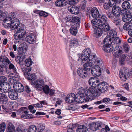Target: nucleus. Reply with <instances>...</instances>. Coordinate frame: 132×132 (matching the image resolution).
Segmentation results:
<instances>
[{
    "instance_id": "1",
    "label": "nucleus",
    "mask_w": 132,
    "mask_h": 132,
    "mask_svg": "<svg viewBox=\"0 0 132 132\" xmlns=\"http://www.w3.org/2000/svg\"><path fill=\"white\" fill-rule=\"evenodd\" d=\"M94 88H89L88 89L84 88L81 87L78 90L77 94L75 95L76 97H77L76 100L77 102L81 103L83 102L85 100L86 102L91 101L93 99L94 95L93 91H95Z\"/></svg>"
},
{
    "instance_id": "2",
    "label": "nucleus",
    "mask_w": 132,
    "mask_h": 132,
    "mask_svg": "<svg viewBox=\"0 0 132 132\" xmlns=\"http://www.w3.org/2000/svg\"><path fill=\"white\" fill-rule=\"evenodd\" d=\"M108 36L104 39L103 42L105 44L103 46L104 50H113L114 46L111 44L112 43V39L117 35V32L113 30H110L108 33Z\"/></svg>"
},
{
    "instance_id": "3",
    "label": "nucleus",
    "mask_w": 132,
    "mask_h": 132,
    "mask_svg": "<svg viewBox=\"0 0 132 132\" xmlns=\"http://www.w3.org/2000/svg\"><path fill=\"white\" fill-rule=\"evenodd\" d=\"M99 82L97 78L93 77H90L89 80V84L92 87L89 88H94L95 90V91H93V92H92V93H94L93 95H94V97L98 96L100 95L97 89L98 85L99 84Z\"/></svg>"
},
{
    "instance_id": "4",
    "label": "nucleus",
    "mask_w": 132,
    "mask_h": 132,
    "mask_svg": "<svg viewBox=\"0 0 132 132\" xmlns=\"http://www.w3.org/2000/svg\"><path fill=\"white\" fill-rule=\"evenodd\" d=\"M31 85L34 86L37 90L42 91V88L44 85V82L43 79H38L34 81L31 82Z\"/></svg>"
},
{
    "instance_id": "5",
    "label": "nucleus",
    "mask_w": 132,
    "mask_h": 132,
    "mask_svg": "<svg viewBox=\"0 0 132 132\" xmlns=\"http://www.w3.org/2000/svg\"><path fill=\"white\" fill-rule=\"evenodd\" d=\"M14 77L10 78V82L11 83L13 82V87L15 91H16L18 92H21L24 90V87L23 85L21 83L18 82H14Z\"/></svg>"
},
{
    "instance_id": "6",
    "label": "nucleus",
    "mask_w": 132,
    "mask_h": 132,
    "mask_svg": "<svg viewBox=\"0 0 132 132\" xmlns=\"http://www.w3.org/2000/svg\"><path fill=\"white\" fill-rule=\"evenodd\" d=\"M121 15L123 16L122 20L123 22H127L132 20V16L126 10H121Z\"/></svg>"
},
{
    "instance_id": "7",
    "label": "nucleus",
    "mask_w": 132,
    "mask_h": 132,
    "mask_svg": "<svg viewBox=\"0 0 132 132\" xmlns=\"http://www.w3.org/2000/svg\"><path fill=\"white\" fill-rule=\"evenodd\" d=\"M26 34V31L24 29L19 28L16 32L14 36V38L16 40H21L23 36Z\"/></svg>"
},
{
    "instance_id": "8",
    "label": "nucleus",
    "mask_w": 132,
    "mask_h": 132,
    "mask_svg": "<svg viewBox=\"0 0 132 132\" xmlns=\"http://www.w3.org/2000/svg\"><path fill=\"white\" fill-rule=\"evenodd\" d=\"M120 78L122 81H125L127 79V76H129V73L128 69L126 68L120 70L119 72Z\"/></svg>"
},
{
    "instance_id": "9",
    "label": "nucleus",
    "mask_w": 132,
    "mask_h": 132,
    "mask_svg": "<svg viewBox=\"0 0 132 132\" xmlns=\"http://www.w3.org/2000/svg\"><path fill=\"white\" fill-rule=\"evenodd\" d=\"M91 72L93 75L96 77H98L101 74V70L98 65L94 66L92 69Z\"/></svg>"
},
{
    "instance_id": "10",
    "label": "nucleus",
    "mask_w": 132,
    "mask_h": 132,
    "mask_svg": "<svg viewBox=\"0 0 132 132\" xmlns=\"http://www.w3.org/2000/svg\"><path fill=\"white\" fill-rule=\"evenodd\" d=\"M108 88V85L106 82H102L99 83L97 89L101 92L104 93L107 90Z\"/></svg>"
},
{
    "instance_id": "11",
    "label": "nucleus",
    "mask_w": 132,
    "mask_h": 132,
    "mask_svg": "<svg viewBox=\"0 0 132 132\" xmlns=\"http://www.w3.org/2000/svg\"><path fill=\"white\" fill-rule=\"evenodd\" d=\"M80 22L76 23L75 24H72V26L70 29V32L72 35L75 36L77 33L78 29L80 26Z\"/></svg>"
},
{
    "instance_id": "12",
    "label": "nucleus",
    "mask_w": 132,
    "mask_h": 132,
    "mask_svg": "<svg viewBox=\"0 0 132 132\" xmlns=\"http://www.w3.org/2000/svg\"><path fill=\"white\" fill-rule=\"evenodd\" d=\"M2 88V87L0 86V91L3 92ZM8 102L7 96L4 94L0 93V103L4 104H6Z\"/></svg>"
},
{
    "instance_id": "13",
    "label": "nucleus",
    "mask_w": 132,
    "mask_h": 132,
    "mask_svg": "<svg viewBox=\"0 0 132 132\" xmlns=\"http://www.w3.org/2000/svg\"><path fill=\"white\" fill-rule=\"evenodd\" d=\"M77 99H78L77 97H76L75 94L74 93H71L67 95L65 98V101L66 103H69L74 102L75 101L77 102Z\"/></svg>"
},
{
    "instance_id": "14",
    "label": "nucleus",
    "mask_w": 132,
    "mask_h": 132,
    "mask_svg": "<svg viewBox=\"0 0 132 132\" xmlns=\"http://www.w3.org/2000/svg\"><path fill=\"white\" fill-rule=\"evenodd\" d=\"M0 64L5 67H6L7 65L11 62L5 56H1L0 57Z\"/></svg>"
},
{
    "instance_id": "15",
    "label": "nucleus",
    "mask_w": 132,
    "mask_h": 132,
    "mask_svg": "<svg viewBox=\"0 0 132 132\" xmlns=\"http://www.w3.org/2000/svg\"><path fill=\"white\" fill-rule=\"evenodd\" d=\"M77 73L80 77L84 79L86 78L88 75V72L81 68H78Z\"/></svg>"
},
{
    "instance_id": "16",
    "label": "nucleus",
    "mask_w": 132,
    "mask_h": 132,
    "mask_svg": "<svg viewBox=\"0 0 132 132\" xmlns=\"http://www.w3.org/2000/svg\"><path fill=\"white\" fill-rule=\"evenodd\" d=\"M20 68L23 72L24 75L26 76L30 73L31 70V68L29 67H27L23 65L20 64Z\"/></svg>"
},
{
    "instance_id": "17",
    "label": "nucleus",
    "mask_w": 132,
    "mask_h": 132,
    "mask_svg": "<svg viewBox=\"0 0 132 132\" xmlns=\"http://www.w3.org/2000/svg\"><path fill=\"white\" fill-rule=\"evenodd\" d=\"M91 57L90 61H92L93 65L94 64H98V65H101L102 62L100 59L98 57H97L96 55L95 54L92 55Z\"/></svg>"
},
{
    "instance_id": "18",
    "label": "nucleus",
    "mask_w": 132,
    "mask_h": 132,
    "mask_svg": "<svg viewBox=\"0 0 132 132\" xmlns=\"http://www.w3.org/2000/svg\"><path fill=\"white\" fill-rule=\"evenodd\" d=\"M66 20L68 22H72V24L75 25L76 23L80 22V19L78 17H72L71 16L68 15Z\"/></svg>"
},
{
    "instance_id": "19",
    "label": "nucleus",
    "mask_w": 132,
    "mask_h": 132,
    "mask_svg": "<svg viewBox=\"0 0 132 132\" xmlns=\"http://www.w3.org/2000/svg\"><path fill=\"white\" fill-rule=\"evenodd\" d=\"M68 11L71 13L77 14L79 12V9L77 6L70 5L68 7Z\"/></svg>"
},
{
    "instance_id": "20",
    "label": "nucleus",
    "mask_w": 132,
    "mask_h": 132,
    "mask_svg": "<svg viewBox=\"0 0 132 132\" xmlns=\"http://www.w3.org/2000/svg\"><path fill=\"white\" fill-rule=\"evenodd\" d=\"M101 124L98 122H92L89 124V126L90 129L92 130L95 131L101 128Z\"/></svg>"
},
{
    "instance_id": "21",
    "label": "nucleus",
    "mask_w": 132,
    "mask_h": 132,
    "mask_svg": "<svg viewBox=\"0 0 132 132\" xmlns=\"http://www.w3.org/2000/svg\"><path fill=\"white\" fill-rule=\"evenodd\" d=\"M9 97L11 100H15L17 99L18 97V94L15 90L11 89L8 93Z\"/></svg>"
},
{
    "instance_id": "22",
    "label": "nucleus",
    "mask_w": 132,
    "mask_h": 132,
    "mask_svg": "<svg viewBox=\"0 0 132 132\" xmlns=\"http://www.w3.org/2000/svg\"><path fill=\"white\" fill-rule=\"evenodd\" d=\"M20 23L19 20L18 19H15L10 23L11 28L13 30L17 29Z\"/></svg>"
},
{
    "instance_id": "23",
    "label": "nucleus",
    "mask_w": 132,
    "mask_h": 132,
    "mask_svg": "<svg viewBox=\"0 0 132 132\" xmlns=\"http://www.w3.org/2000/svg\"><path fill=\"white\" fill-rule=\"evenodd\" d=\"M25 39L28 43L32 44L34 43L36 38L35 36L31 34L27 36L26 37Z\"/></svg>"
},
{
    "instance_id": "24",
    "label": "nucleus",
    "mask_w": 132,
    "mask_h": 132,
    "mask_svg": "<svg viewBox=\"0 0 132 132\" xmlns=\"http://www.w3.org/2000/svg\"><path fill=\"white\" fill-rule=\"evenodd\" d=\"M112 12L114 16H119L120 15V13H121V8L119 6H116L112 9Z\"/></svg>"
},
{
    "instance_id": "25",
    "label": "nucleus",
    "mask_w": 132,
    "mask_h": 132,
    "mask_svg": "<svg viewBox=\"0 0 132 132\" xmlns=\"http://www.w3.org/2000/svg\"><path fill=\"white\" fill-rule=\"evenodd\" d=\"M121 41L120 40L118 37H117L115 38L114 40L112 41V43H111V45H112L114 46V48L116 50L120 49V46H117V44L118 43H120Z\"/></svg>"
},
{
    "instance_id": "26",
    "label": "nucleus",
    "mask_w": 132,
    "mask_h": 132,
    "mask_svg": "<svg viewBox=\"0 0 132 132\" xmlns=\"http://www.w3.org/2000/svg\"><path fill=\"white\" fill-rule=\"evenodd\" d=\"M91 23L93 24V28L100 27L102 24L101 21L99 19H94L91 21Z\"/></svg>"
},
{
    "instance_id": "27",
    "label": "nucleus",
    "mask_w": 132,
    "mask_h": 132,
    "mask_svg": "<svg viewBox=\"0 0 132 132\" xmlns=\"http://www.w3.org/2000/svg\"><path fill=\"white\" fill-rule=\"evenodd\" d=\"M91 14L93 17L95 18H98L101 16L98 9L95 7H94L91 10Z\"/></svg>"
},
{
    "instance_id": "28",
    "label": "nucleus",
    "mask_w": 132,
    "mask_h": 132,
    "mask_svg": "<svg viewBox=\"0 0 132 132\" xmlns=\"http://www.w3.org/2000/svg\"><path fill=\"white\" fill-rule=\"evenodd\" d=\"M94 29V36L96 37H98L101 36L103 32V30L100 27L95 28Z\"/></svg>"
},
{
    "instance_id": "29",
    "label": "nucleus",
    "mask_w": 132,
    "mask_h": 132,
    "mask_svg": "<svg viewBox=\"0 0 132 132\" xmlns=\"http://www.w3.org/2000/svg\"><path fill=\"white\" fill-rule=\"evenodd\" d=\"M29 112L27 111H24L22 112L21 115V118L27 119H29L32 118L33 116L32 114H28Z\"/></svg>"
},
{
    "instance_id": "30",
    "label": "nucleus",
    "mask_w": 132,
    "mask_h": 132,
    "mask_svg": "<svg viewBox=\"0 0 132 132\" xmlns=\"http://www.w3.org/2000/svg\"><path fill=\"white\" fill-rule=\"evenodd\" d=\"M93 63L91 61L88 62H86L84 65L83 68L88 72L90 71L91 67L93 65Z\"/></svg>"
},
{
    "instance_id": "31",
    "label": "nucleus",
    "mask_w": 132,
    "mask_h": 132,
    "mask_svg": "<svg viewBox=\"0 0 132 132\" xmlns=\"http://www.w3.org/2000/svg\"><path fill=\"white\" fill-rule=\"evenodd\" d=\"M67 4V2L64 0H57L55 3L56 6L58 7L65 6Z\"/></svg>"
},
{
    "instance_id": "32",
    "label": "nucleus",
    "mask_w": 132,
    "mask_h": 132,
    "mask_svg": "<svg viewBox=\"0 0 132 132\" xmlns=\"http://www.w3.org/2000/svg\"><path fill=\"white\" fill-rule=\"evenodd\" d=\"M90 58L88 57V56H80L78 59V61L80 60L81 63H83L88 62L90 61Z\"/></svg>"
},
{
    "instance_id": "33",
    "label": "nucleus",
    "mask_w": 132,
    "mask_h": 132,
    "mask_svg": "<svg viewBox=\"0 0 132 132\" xmlns=\"http://www.w3.org/2000/svg\"><path fill=\"white\" fill-rule=\"evenodd\" d=\"M87 130V128L86 126L82 125H79L76 129L77 132H86Z\"/></svg>"
},
{
    "instance_id": "34",
    "label": "nucleus",
    "mask_w": 132,
    "mask_h": 132,
    "mask_svg": "<svg viewBox=\"0 0 132 132\" xmlns=\"http://www.w3.org/2000/svg\"><path fill=\"white\" fill-rule=\"evenodd\" d=\"M5 85H3L2 86V90L5 93H7L10 91L11 87L9 84L6 83H5Z\"/></svg>"
},
{
    "instance_id": "35",
    "label": "nucleus",
    "mask_w": 132,
    "mask_h": 132,
    "mask_svg": "<svg viewBox=\"0 0 132 132\" xmlns=\"http://www.w3.org/2000/svg\"><path fill=\"white\" fill-rule=\"evenodd\" d=\"M27 79L29 80H30L31 82L34 81V80L36 79V77L35 74H30V73L26 76Z\"/></svg>"
},
{
    "instance_id": "36",
    "label": "nucleus",
    "mask_w": 132,
    "mask_h": 132,
    "mask_svg": "<svg viewBox=\"0 0 132 132\" xmlns=\"http://www.w3.org/2000/svg\"><path fill=\"white\" fill-rule=\"evenodd\" d=\"M130 4L128 1L123 2L122 4V7L123 9L126 10L129 9L130 7Z\"/></svg>"
},
{
    "instance_id": "37",
    "label": "nucleus",
    "mask_w": 132,
    "mask_h": 132,
    "mask_svg": "<svg viewBox=\"0 0 132 132\" xmlns=\"http://www.w3.org/2000/svg\"><path fill=\"white\" fill-rule=\"evenodd\" d=\"M102 29L105 31H107L110 29V27L107 22L102 24L101 27Z\"/></svg>"
},
{
    "instance_id": "38",
    "label": "nucleus",
    "mask_w": 132,
    "mask_h": 132,
    "mask_svg": "<svg viewBox=\"0 0 132 132\" xmlns=\"http://www.w3.org/2000/svg\"><path fill=\"white\" fill-rule=\"evenodd\" d=\"M122 53V50H114L113 52V55L116 57H119Z\"/></svg>"
},
{
    "instance_id": "39",
    "label": "nucleus",
    "mask_w": 132,
    "mask_h": 132,
    "mask_svg": "<svg viewBox=\"0 0 132 132\" xmlns=\"http://www.w3.org/2000/svg\"><path fill=\"white\" fill-rule=\"evenodd\" d=\"M100 19L99 20L101 21V22L102 24L106 23L107 21V18L105 15H101L98 17Z\"/></svg>"
},
{
    "instance_id": "40",
    "label": "nucleus",
    "mask_w": 132,
    "mask_h": 132,
    "mask_svg": "<svg viewBox=\"0 0 132 132\" xmlns=\"http://www.w3.org/2000/svg\"><path fill=\"white\" fill-rule=\"evenodd\" d=\"M42 91L43 90L44 93L46 94H48L50 93V88L48 86L44 85L42 88Z\"/></svg>"
},
{
    "instance_id": "41",
    "label": "nucleus",
    "mask_w": 132,
    "mask_h": 132,
    "mask_svg": "<svg viewBox=\"0 0 132 132\" xmlns=\"http://www.w3.org/2000/svg\"><path fill=\"white\" fill-rule=\"evenodd\" d=\"M25 65H24L27 67H29L32 65L33 63L30 58L29 57L28 59H26L25 60Z\"/></svg>"
},
{
    "instance_id": "42",
    "label": "nucleus",
    "mask_w": 132,
    "mask_h": 132,
    "mask_svg": "<svg viewBox=\"0 0 132 132\" xmlns=\"http://www.w3.org/2000/svg\"><path fill=\"white\" fill-rule=\"evenodd\" d=\"M37 130L36 126L34 125H32L29 127L27 132H36Z\"/></svg>"
},
{
    "instance_id": "43",
    "label": "nucleus",
    "mask_w": 132,
    "mask_h": 132,
    "mask_svg": "<svg viewBox=\"0 0 132 132\" xmlns=\"http://www.w3.org/2000/svg\"><path fill=\"white\" fill-rule=\"evenodd\" d=\"M6 80V78L4 76H0V86L2 87L5 83Z\"/></svg>"
},
{
    "instance_id": "44",
    "label": "nucleus",
    "mask_w": 132,
    "mask_h": 132,
    "mask_svg": "<svg viewBox=\"0 0 132 132\" xmlns=\"http://www.w3.org/2000/svg\"><path fill=\"white\" fill-rule=\"evenodd\" d=\"M123 28L125 30L129 31L132 29V26L130 24L125 23L124 24Z\"/></svg>"
},
{
    "instance_id": "45",
    "label": "nucleus",
    "mask_w": 132,
    "mask_h": 132,
    "mask_svg": "<svg viewBox=\"0 0 132 132\" xmlns=\"http://www.w3.org/2000/svg\"><path fill=\"white\" fill-rule=\"evenodd\" d=\"M81 0V4H80V6H81V8L82 10H84L85 8L87 0Z\"/></svg>"
},
{
    "instance_id": "46",
    "label": "nucleus",
    "mask_w": 132,
    "mask_h": 132,
    "mask_svg": "<svg viewBox=\"0 0 132 132\" xmlns=\"http://www.w3.org/2000/svg\"><path fill=\"white\" fill-rule=\"evenodd\" d=\"M8 130L15 131V128L14 125L12 123H10L9 124V126L7 127Z\"/></svg>"
},
{
    "instance_id": "47",
    "label": "nucleus",
    "mask_w": 132,
    "mask_h": 132,
    "mask_svg": "<svg viewBox=\"0 0 132 132\" xmlns=\"http://www.w3.org/2000/svg\"><path fill=\"white\" fill-rule=\"evenodd\" d=\"M9 65V68L10 69L12 70L14 73H16V69L14 65L10 63Z\"/></svg>"
},
{
    "instance_id": "48",
    "label": "nucleus",
    "mask_w": 132,
    "mask_h": 132,
    "mask_svg": "<svg viewBox=\"0 0 132 132\" xmlns=\"http://www.w3.org/2000/svg\"><path fill=\"white\" fill-rule=\"evenodd\" d=\"M79 1V0H68L67 4L70 5L76 4Z\"/></svg>"
},
{
    "instance_id": "49",
    "label": "nucleus",
    "mask_w": 132,
    "mask_h": 132,
    "mask_svg": "<svg viewBox=\"0 0 132 132\" xmlns=\"http://www.w3.org/2000/svg\"><path fill=\"white\" fill-rule=\"evenodd\" d=\"M6 124L5 123L3 122L0 124V132H4L6 128Z\"/></svg>"
},
{
    "instance_id": "50",
    "label": "nucleus",
    "mask_w": 132,
    "mask_h": 132,
    "mask_svg": "<svg viewBox=\"0 0 132 132\" xmlns=\"http://www.w3.org/2000/svg\"><path fill=\"white\" fill-rule=\"evenodd\" d=\"M28 108L30 112L32 113H34L36 112V110L34 109V107L33 106L30 105L28 106Z\"/></svg>"
},
{
    "instance_id": "51",
    "label": "nucleus",
    "mask_w": 132,
    "mask_h": 132,
    "mask_svg": "<svg viewBox=\"0 0 132 132\" xmlns=\"http://www.w3.org/2000/svg\"><path fill=\"white\" fill-rule=\"evenodd\" d=\"M19 47L20 48L19 50H21V48L22 49V50H27L28 46L26 43H23L21 44Z\"/></svg>"
},
{
    "instance_id": "52",
    "label": "nucleus",
    "mask_w": 132,
    "mask_h": 132,
    "mask_svg": "<svg viewBox=\"0 0 132 132\" xmlns=\"http://www.w3.org/2000/svg\"><path fill=\"white\" fill-rule=\"evenodd\" d=\"M38 129L40 130L41 131L43 130L45 128V127L43 126V125L42 123H39L37 126Z\"/></svg>"
},
{
    "instance_id": "53",
    "label": "nucleus",
    "mask_w": 132,
    "mask_h": 132,
    "mask_svg": "<svg viewBox=\"0 0 132 132\" xmlns=\"http://www.w3.org/2000/svg\"><path fill=\"white\" fill-rule=\"evenodd\" d=\"M109 4L112 7H113L116 5L117 3L114 0H109Z\"/></svg>"
},
{
    "instance_id": "54",
    "label": "nucleus",
    "mask_w": 132,
    "mask_h": 132,
    "mask_svg": "<svg viewBox=\"0 0 132 132\" xmlns=\"http://www.w3.org/2000/svg\"><path fill=\"white\" fill-rule=\"evenodd\" d=\"M104 8L107 10L110 9L112 7L108 3H105L103 5Z\"/></svg>"
},
{
    "instance_id": "55",
    "label": "nucleus",
    "mask_w": 132,
    "mask_h": 132,
    "mask_svg": "<svg viewBox=\"0 0 132 132\" xmlns=\"http://www.w3.org/2000/svg\"><path fill=\"white\" fill-rule=\"evenodd\" d=\"M48 15V13L43 11H42L40 12L39 15L45 17H47Z\"/></svg>"
},
{
    "instance_id": "56",
    "label": "nucleus",
    "mask_w": 132,
    "mask_h": 132,
    "mask_svg": "<svg viewBox=\"0 0 132 132\" xmlns=\"http://www.w3.org/2000/svg\"><path fill=\"white\" fill-rule=\"evenodd\" d=\"M80 56H88V57H89V53H88V51L86 50H84L83 51L82 54Z\"/></svg>"
},
{
    "instance_id": "57",
    "label": "nucleus",
    "mask_w": 132,
    "mask_h": 132,
    "mask_svg": "<svg viewBox=\"0 0 132 132\" xmlns=\"http://www.w3.org/2000/svg\"><path fill=\"white\" fill-rule=\"evenodd\" d=\"M113 22L116 25H119L120 22L119 18H114Z\"/></svg>"
},
{
    "instance_id": "58",
    "label": "nucleus",
    "mask_w": 132,
    "mask_h": 132,
    "mask_svg": "<svg viewBox=\"0 0 132 132\" xmlns=\"http://www.w3.org/2000/svg\"><path fill=\"white\" fill-rule=\"evenodd\" d=\"M81 108L83 109L87 108L89 110H91L93 108L92 107H90V106L87 104H85L81 106Z\"/></svg>"
},
{
    "instance_id": "59",
    "label": "nucleus",
    "mask_w": 132,
    "mask_h": 132,
    "mask_svg": "<svg viewBox=\"0 0 132 132\" xmlns=\"http://www.w3.org/2000/svg\"><path fill=\"white\" fill-rule=\"evenodd\" d=\"M110 130V129L107 125H106L104 128H103L102 129V131H103V132H108Z\"/></svg>"
},
{
    "instance_id": "60",
    "label": "nucleus",
    "mask_w": 132,
    "mask_h": 132,
    "mask_svg": "<svg viewBox=\"0 0 132 132\" xmlns=\"http://www.w3.org/2000/svg\"><path fill=\"white\" fill-rule=\"evenodd\" d=\"M24 89L27 93H29L31 91L29 87L27 85L24 86Z\"/></svg>"
},
{
    "instance_id": "61",
    "label": "nucleus",
    "mask_w": 132,
    "mask_h": 132,
    "mask_svg": "<svg viewBox=\"0 0 132 132\" xmlns=\"http://www.w3.org/2000/svg\"><path fill=\"white\" fill-rule=\"evenodd\" d=\"M6 67H5L2 65L0 64V73L1 74H3V72L4 71V69H6Z\"/></svg>"
},
{
    "instance_id": "62",
    "label": "nucleus",
    "mask_w": 132,
    "mask_h": 132,
    "mask_svg": "<svg viewBox=\"0 0 132 132\" xmlns=\"http://www.w3.org/2000/svg\"><path fill=\"white\" fill-rule=\"evenodd\" d=\"M107 15L111 19L114 18V16L112 12H110L108 13L107 14Z\"/></svg>"
},
{
    "instance_id": "63",
    "label": "nucleus",
    "mask_w": 132,
    "mask_h": 132,
    "mask_svg": "<svg viewBox=\"0 0 132 132\" xmlns=\"http://www.w3.org/2000/svg\"><path fill=\"white\" fill-rule=\"evenodd\" d=\"M123 47L125 50H129V47L127 43H125L123 44Z\"/></svg>"
},
{
    "instance_id": "64",
    "label": "nucleus",
    "mask_w": 132,
    "mask_h": 132,
    "mask_svg": "<svg viewBox=\"0 0 132 132\" xmlns=\"http://www.w3.org/2000/svg\"><path fill=\"white\" fill-rule=\"evenodd\" d=\"M26 50H18V54L22 55L26 52Z\"/></svg>"
}]
</instances>
